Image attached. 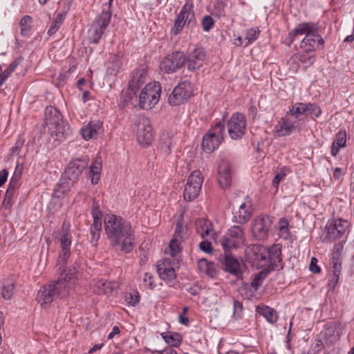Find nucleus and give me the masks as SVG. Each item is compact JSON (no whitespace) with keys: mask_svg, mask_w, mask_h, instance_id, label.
<instances>
[{"mask_svg":"<svg viewBox=\"0 0 354 354\" xmlns=\"http://www.w3.org/2000/svg\"><path fill=\"white\" fill-rule=\"evenodd\" d=\"M102 230V223L95 222L90 227V234L91 235V243L95 245L100 237V232Z\"/></svg>","mask_w":354,"mask_h":354,"instance_id":"nucleus-42","label":"nucleus"},{"mask_svg":"<svg viewBox=\"0 0 354 354\" xmlns=\"http://www.w3.org/2000/svg\"><path fill=\"white\" fill-rule=\"evenodd\" d=\"M260 31L257 28H251L246 31L245 34V39L247 42L245 44V46L249 44L253 43L255 40L257 39L259 35Z\"/></svg>","mask_w":354,"mask_h":354,"instance_id":"nucleus-48","label":"nucleus"},{"mask_svg":"<svg viewBox=\"0 0 354 354\" xmlns=\"http://www.w3.org/2000/svg\"><path fill=\"white\" fill-rule=\"evenodd\" d=\"M122 56L120 55H112L107 66V72L110 75H115L122 67Z\"/></svg>","mask_w":354,"mask_h":354,"instance_id":"nucleus-33","label":"nucleus"},{"mask_svg":"<svg viewBox=\"0 0 354 354\" xmlns=\"http://www.w3.org/2000/svg\"><path fill=\"white\" fill-rule=\"evenodd\" d=\"M32 19L29 15L24 16L20 22L21 33L24 36H27L32 28Z\"/></svg>","mask_w":354,"mask_h":354,"instance_id":"nucleus-41","label":"nucleus"},{"mask_svg":"<svg viewBox=\"0 0 354 354\" xmlns=\"http://www.w3.org/2000/svg\"><path fill=\"white\" fill-rule=\"evenodd\" d=\"M91 214L93 218V223H95V222L102 223V214L97 204H95V203L93 204Z\"/></svg>","mask_w":354,"mask_h":354,"instance_id":"nucleus-53","label":"nucleus"},{"mask_svg":"<svg viewBox=\"0 0 354 354\" xmlns=\"http://www.w3.org/2000/svg\"><path fill=\"white\" fill-rule=\"evenodd\" d=\"M306 106H307L306 108V116L310 115V117L318 118L321 115L322 110L317 104L306 103Z\"/></svg>","mask_w":354,"mask_h":354,"instance_id":"nucleus-47","label":"nucleus"},{"mask_svg":"<svg viewBox=\"0 0 354 354\" xmlns=\"http://www.w3.org/2000/svg\"><path fill=\"white\" fill-rule=\"evenodd\" d=\"M198 268L201 272L209 275L212 274L213 263L207 261L205 259H201L198 261Z\"/></svg>","mask_w":354,"mask_h":354,"instance_id":"nucleus-49","label":"nucleus"},{"mask_svg":"<svg viewBox=\"0 0 354 354\" xmlns=\"http://www.w3.org/2000/svg\"><path fill=\"white\" fill-rule=\"evenodd\" d=\"M244 232L242 227L234 225L221 238L219 243L224 252H230L232 248H237L243 245Z\"/></svg>","mask_w":354,"mask_h":354,"instance_id":"nucleus-9","label":"nucleus"},{"mask_svg":"<svg viewBox=\"0 0 354 354\" xmlns=\"http://www.w3.org/2000/svg\"><path fill=\"white\" fill-rule=\"evenodd\" d=\"M120 332L118 326H115L112 328V331L109 334L108 339H112L115 335L119 334Z\"/></svg>","mask_w":354,"mask_h":354,"instance_id":"nucleus-63","label":"nucleus"},{"mask_svg":"<svg viewBox=\"0 0 354 354\" xmlns=\"http://www.w3.org/2000/svg\"><path fill=\"white\" fill-rule=\"evenodd\" d=\"M173 237L183 239L184 241L187 238V230L183 225V218H179L176 221L175 232Z\"/></svg>","mask_w":354,"mask_h":354,"instance_id":"nucleus-43","label":"nucleus"},{"mask_svg":"<svg viewBox=\"0 0 354 354\" xmlns=\"http://www.w3.org/2000/svg\"><path fill=\"white\" fill-rule=\"evenodd\" d=\"M206 57V53L203 48H195L190 51L186 57L187 68L190 71H195L200 69L204 64Z\"/></svg>","mask_w":354,"mask_h":354,"instance_id":"nucleus-20","label":"nucleus"},{"mask_svg":"<svg viewBox=\"0 0 354 354\" xmlns=\"http://www.w3.org/2000/svg\"><path fill=\"white\" fill-rule=\"evenodd\" d=\"M225 131L224 120L217 122L203 136L202 149L208 153L214 152L223 140Z\"/></svg>","mask_w":354,"mask_h":354,"instance_id":"nucleus-7","label":"nucleus"},{"mask_svg":"<svg viewBox=\"0 0 354 354\" xmlns=\"http://www.w3.org/2000/svg\"><path fill=\"white\" fill-rule=\"evenodd\" d=\"M186 63L183 53L176 51L167 55L160 63V69L167 73H172L180 69Z\"/></svg>","mask_w":354,"mask_h":354,"instance_id":"nucleus-16","label":"nucleus"},{"mask_svg":"<svg viewBox=\"0 0 354 354\" xmlns=\"http://www.w3.org/2000/svg\"><path fill=\"white\" fill-rule=\"evenodd\" d=\"M319 25L315 22H303L297 24L295 28L288 34V45L291 44L300 35L305 37L300 42V48L306 49L307 51H315L322 49L324 40L318 33Z\"/></svg>","mask_w":354,"mask_h":354,"instance_id":"nucleus-4","label":"nucleus"},{"mask_svg":"<svg viewBox=\"0 0 354 354\" xmlns=\"http://www.w3.org/2000/svg\"><path fill=\"white\" fill-rule=\"evenodd\" d=\"M178 321L180 324L187 326L189 323V319L187 317H185L183 315H180L178 317Z\"/></svg>","mask_w":354,"mask_h":354,"instance_id":"nucleus-64","label":"nucleus"},{"mask_svg":"<svg viewBox=\"0 0 354 354\" xmlns=\"http://www.w3.org/2000/svg\"><path fill=\"white\" fill-rule=\"evenodd\" d=\"M73 183L74 181L67 178L66 176L62 177L59 180V183L56 185L53 191V196L58 198H62L72 187Z\"/></svg>","mask_w":354,"mask_h":354,"instance_id":"nucleus-27","label":"nucleus"},{"mask_svg":"<svg viewBox=\"0 0 354 354\" xmlns=\"http://www.w3.org/2000/svg\"><path fill=\"white\" fill-rule=\"evenodd\" d=\"M102 131V122L100 120L91 121L85 127L82 128L80 133L84 140L96 138Z\"/></svg>","mask_w":354,"mask_h":354,"instance_id":"nucleus-24","label":"nucleus"},{"mask_svg":"<svg viewBox=\"0 0 354 354\" xmlns=\"http://www.w3.org/2000/svg\"><path fill=\"white\" fill-rule=\"evenodd\" d=\"M193 94L192 84L189 81L180 82L169 96V103L178 106L186 102Z\"/></svg>","mask_w":354,"mask_h":354,"instance_id":"nucleus-13","label":"nucleus"},{"mask_svg":"<svg viewBox=\"0 0 354 354\" xmlns=\"http://www.w3.org/2000/svg\"><path fill=\"white\" fill-rule=\"evenodd\" d=\"M296 127L293 122L288 119L282 118L276 126V132L278 136H286L290 135Z\"/></svg>","mask_w":354,"mask_h":354,"instance_id":"nucleus-29","label":"nucleus"},{"mask_svg":"<svg viewBox=\"0 0 354 354\" xmlns=\"http://www.w3.org/2000/svg\"><path fill=\"white\" fill-rule=\"evenodd\" d=\"M147 71L145 67L136 69L132 74L129 86L134 92L146 82Z\"/></svg>","mask_w":354,"mask_h":354,"instance_id":"nucleus-26","label":"nucleus"},{"mask_svg":"<svg viewBox=\"0 0 354 354\" xmlns=\"http://www.w3.org/2000/svg\"><path fill=\"white\" fill-rule=\"evenodd\" d=\"M71 225L69 222L64 221L62 227V236L60 237V244L62 248H71Z\"/></svg>","mask_w":354,"mask_h":354,"instance_id":"nucleus-31","label":"nucleus"},{"mask_svg":"<svg viewBox=\"0 0 354 354\" xmlns=\"http://www.w3.org/2000/svg\"><path fill=\"white\" fill-rule=\"evenodd\" d=\"M183 241V239L172 237L169 245V252L171 257H175L181 252L182 248L180 246V243Z\"/></svg>","mask_w":354,"mask_h":354,"instance_id":"nucleus-44","label":"nucleus"},{"mask_svg":"<svg viewBox=\"0 0 354 354\" xmlns=\"http://www.w3.org/2000/svg\"><path fill=\"white\" fill-rule=\"evenodd\" d=\"M246 254L254 266L262 269L253 277L250 283L244 286L254 293L261 286L268 274L277 268V263L281 261V248L273 245L266 248L261 245H251L246 249Z\"/></svg>","mask_w":354,"mask_h":354,"instance_id":"nucleus-1","label":"nucleus"},{"mask_svg":"<svg viewBox=\"0 0 354 354\" xmlns=\"http://www.w3.org/2000/svg\"><path fill=\"white\" fill-rule=\"evenodd\" d=\"M13 196L8 194H5V197L3 201V206L5 209H9L11 207L13 203Z\"/></svg>","mask_w":354,"mask_h":354,"instance_id":"nucleus-60","label":"nucleus"},{"mask_svg":"<svg viewBox=\"0 0 354 354\" xmlns=\"http://www.w3.org/2000/svg\"><path fill=\"white\" fill-rule=\"evenodd\" d=\"M327 234L325 239L334 241L337 239H346L348 234V224L342 218H333L328 221L325 227Z\"/></svg>","mask_w":354,"mask_h":354,"instance_id":"nucleus-10","label":"nucleus"},{"mask_svg":"<svg viewBox=\"0 0 354 354\" xmlns=\"http://www.w3.org/2000/svg\"><path fill=\"white\" fill-rule=\"evenodd\" d=\"M77 279L75 268L70 269L68 273H61L57 280L40 288L37 297L38 301L44 306L51 303L55 298L68 296L75 288Z\"/></svg>","mask_w":354,"mask_h":354,"instance_id":"nucleus-3","label":"nucleus"},{"mask_svg":"<svg viewBox=\"0 0 354 354\" xmlns=\"http://www.w3.org/2000/svg\"><path fill=\"white\" fill-rule=\"evenodd\" d=\"M8 172L7 169H3L0 171V187L3 186L8 178Z\"/></svg>","mask_w":354,"mask_h":354,"instance_id":"nucleus-62","label":"nucleus"},{"mask_svg":"<svg viewBox=\"0 0 354 354\" xmlns=\"http://www.w3.org/2000/svg\"><path fill=\"white\" fill-rule=\"evenodd\" d=\"M15 282L12 280H7L3 283L1 295L4 299L10 300L15 293Z\"/></svg>","mask_w":354,"mask_h":354,"instance_id":"nucleus-35","label":"nucleus"},{"mask_svg":"<svg viewBox=\"0 0 354 354\" xmlns=\"http://www.w3.org/2000/svg\"><path fill=\"white\" fill-rule=\"evenodd\" d=\"M23 142L21 140H17L15 143V145L12 148V155L17 156L19 154L20 151L23 147Z\"/></svg>","mask_w":354,"mask_h":354,"instance_id":"nucleus-61","label":"nucleus"},{"mask_svg":"<svg viewBox=\"0 0 354 354\" xmlns=\"http://www.w3.org/2000/svg\"><path fill=\"white\" fill-rule=\"evenodd\" d=\"M306 103L302 102H297L293 104L290 109L288 114L291 115L292 116L298 118L301 115H306Z\"/></svg>","mask_w":354,"mask_h":354,"instance_id":"nucleus-39","label":"nucleus"},{"mask_svg":"<svg viewBox=\"0 0 354 354\" xmlns=\"http://www.w3.org/2000/svg\"><path fill=\"white\" fill-rule=\"evenodd\" d=\"M44 115V121L48 131L55 140L61 142L70 134L71 129L68 124L63 120L62 115L55 107L47 106Z\"/></svg>","mask_w":354,"mask_h":354,"instance_id":"nucleus-5","label":"nucleus"},{"mask_svg":"<svg viewBox=\"0 0 354 354\" xmlns=\"http://www.w3.org/2000/svg\"><path fill=\"white\" fill-rule=\"evenodd\" d=\"M279 235L281 238L287 240L290 238V233L289 230L288 221L285 218H280L278 223Z\"/></svg>","mask_w":354,"mask_h":354,"instance_id":"nucleus-38","label":"nucleus"},{"mask_svg":"<svg viewBox=\"0 0 354 354\" xmlns=\"http://www.w3.org/2000/svg\"><path fill=\"white\" fill-rule=\"evenodd\" d=\"M346 142V131H339L335 136V138L331 146V155L336 156L339 153L341 148L344 147Z\"/></svg>","mask_w":354,"mask_h":354,"instance_id":"nucleus-30","label":"nucleus"},{"mask_svg":"<svg viewBox=\"0 0 354 354\" xmlns=\"http://www.w3.org/2000/svg\"><path fill=\"white\" fill-rule=\"evenodd\" d=\"M193 8L194 6L192 1H187L182 7L175 20L172 29L175 35H178L186 24L191 26L195 25L196 18Z\"/></svg>","mask_w":354,"mask_h":354,"instance_id":"nucleus-11","label":"nucleus"},{"mask_svg":"<svg viewBox=\"0 0 354 354\" xmlns=\"http://www.w3.org/2000/svg\"><path fill=\"white\" fill-rule=\"evenodd\" d=\"M313 51H307L306 49H304V51L297 53L295 58L305 64L306 66H311L315 62V54Z\"/></svg>","mask_w":354,"mask_h":354,"instance_id":"nucleus-34","label":"nucleus"},{"mask_svg":"<svg viewBox=\"0 0 354 354\" xmlns=\"http://www.w3.org/2000/svg\"><path fill=\"white\" fill-rule=\"evenodd\" d=\"M67 12L68 10H64L57 14L48 30V35L51 36L54 35L59 30L60 25L66 16Z\"/></svg>","mask_w":354,"mask_h":354,"instance_id":"nucleus-36","label":"nucleus"},{"mask_svg":"<svg viewBox=\"0 0 354 354\" xmlns=\"http://www.w3.org/2000/svg\"><path fill=\"white\" fill-rule=\"evenodd\" d=\"M286 176V172L283 169L280 170L274 176L272 180V185L274 187L278 188L280 182Z\"/></svg>","mask_w":354,"mask_h":354,"instance_id":"nucleus-56","label":"nucleus"},{"mask_svg":"<svg viewBox=\"0 0 354 354\" xmlns=\"http://www.w3.org/2000/svg\"><path fill=\"white\" fill-rule=\"evenodd\" d=\"M71 255V248H62V250L59 254L57 260V271L60 274L61 273H68L70 269H75L76 273L77 272L75 267H70L68 270L65 269L68 259Z\"/></svg>","mask_w":354,"mask_h":354,"instance_id":"nucleus-28","label":"nucleus"},{"mask_svg":"<svg viewBox=\"0 0 354 354\" xmlns=\"http://www.w3.org/2000/svg\"><path fill=\"white\" fill-rule=\"evenodd\" d=\"M202 26L204 31H209L214 26V21L211 16L206 15L203 18Z\"/></svg>","mask_w":354,"mask_h":354,"instance_id":"nucleus-54","label":"nucleus"},{"mask_svg":"<svg viewBox=\"0 0 354 354\" xmlns=\"http://www.w3.org/2000/svg\"><path fill=\"white\" fill-rule=\"evenodd\" d=\"M102 168L101 160H95L89 167V174L91 176V183L93 185L98 183L100 179V174Z\"/></svg>","mask_w":354,"mask_h":354,"instance_id":"nucleus-32","label":"nucleus"},{"mask_svg":"<svg viewBox=\"0 0 354 354\" xmlns=\"http://www.w3.org/2000/svg\"><path fill=\"white\" fill-rule=\"evenodd\" d=\"M125 300L129 305L135 306L140 302V295L138 291L133 290L125 296Z\"/></svg>","mask_w":354,"mask_h":354,"instance_id":"nucleus-52","label":"nucleus"},{"mask_svg":"<svg viewBox=\"0 0 354 354\" xmlns=\"http://www.w3.org/2000/svg\"><path fill=\"white\" fill-rule=\"evenodd\" d=\"M144 285L151 289L153 288V277L151 274L146 272L143 279Z\"/></svg>","mask_w":354,"mask_h":354,"instance_id":"nucleus-57","label":"nucleus"},{"mask_svg":"<svg viewBox=\"0 0 354 354\" xmlns=\"http://www.w3.org/2000/svg\"><path fill=\"white\" fill-rule=\"evenodd\" d=\"M234 317L238 319L242 315L243 304L241 301L234 300Z\"/></svg>","mask_w":354,"mask_h":354,"instance_id":"nucleus-55","label":"nucleus"},{"mask_svg":"<svg viewBox=\"0 0 354 354\" xmlns=\"http://www.w3.org/2000/svg\"><path fill=\"white\" fill-rule=\"evenodd\" d=\"M246 131V120L245 115L236 113L232 114L227 122V131L232 140H239Z\"/></svg>","mask_w":354,"mask_h":354,"instance_id":"nucleus-15","label":"nucleus"},{"mask_svg":"<svg viewBox=\"0 0 354 354\" xmlns=\"http://www.w3.org/2000/svg\"><path fill=\"white\" fill-rule=\"evenodd\" d=\"M162 338L165 339L166 343L168 344H171L173 346H178L182 341V338L180 334L178 333H163L161 334Z\"/></svg>","mask_w":354,"mask_h":354,"instance_id":"nucleus-40","label":"nucleus"},{"mask_svg":"<svg viewBox=\"0 0 354 354\" xmlns=\"http://www.w3.org/2000/svg\"><path fill=\"white\" fill-rule=\"evenodd\" d=\"M196 231L203 238L208 236L210 232V228L207 224V221L205 219H198L196 222Z\"/></svg>","mask_w":354,"mask_h":354,"instance_id":"nucleus-45","label":"nucleus"},{"mask_svg":"<svg viewBox=\"0 0 354 354\" xmlns=\"http://www.w3.org/2000/svg\"><path fill=\"white\" fill-rule=\"evenodd\" d=\"M104 227L111 246L120 248L125 253L131 252L135 246L134 230L131 223L120 216L106 214Z\"/></svg>","mask_w":354,"mask_h":354,"instance_id":"nucleus-2","label":"nucleus"},{"mask_svg":"<svg viewBox=\"0 0 354 354\" xmlns=\"http://www.w3.org/2000/svg\"><path fill=\"white\" fill-rule=\"evenodd\" d=\"M133 129L136 132L140 144L149 145L151 143L153 138V132L149 118L142 115H137L133 122Z\"/></svg>","mask_w":354,"mask_h":354,"instance_id":"nucleus-8","label":"nucleus"},{"mask_svg":"<svg viewBox=\"0 0 354 354\" xmlns=\"http://www.w3.org/2000/svg\"><path fill=\"white\" fill-rule=\"evenodd\" d=\"M19 64V61L15 60L13 61L9 66L4 70L3 74H1L0 77V86L5 82V81L8 79V77L11 75V73L15 70L17 66Z\"/></svg>","mask_w":354,"mask_h":354,"instance_id":"nucleus-46","label":"nucleus"},{"mask_svg":"<svg viewBox=\"0 0 354 354\" xmlns=\"http://www.w3.org/2000/svg\"><path fill=\"white\" fill-rule=\"evenodd\" d=\"M218 181L223 189L227 188L232 182V169L228 160L222 159L218 167Z\"/></svg>","mask_w":354,"mask_h":354,"instance_id":"nucleus-21","label":"nucleus"},{"mask_svg":"<svg viewBox=\"0 0 354 354\" xmlns=\"http://www.w3.org/2000/svg\"><path fill=\"white\" fill-rule=\"evenodd\" d=\"M19 179V175L14 174L11 178L9 185L8 186L6 194L14 196L15 189L18 186V180Z\"/></svg>","mask_w":354,"mask_h":354,"instance_id":"nucleus-51","label":"nucleus"},{"mask_svg":"<svg viewBox=\"0 0 354 354\" xmlns=\"http://www.w3.org/2000/svg\"><path fill=\"white\" fill-rule=\"evenodd\" d=\"M88 162L89 158L87 156L71 161L65 169L64 176L75 182L87 168Z\"/></svg>","mask_w":354,"mask_h":354,"instance_id":"nucleus-18","label":"nucleus"},{"mask_svg":"<svg viewBox=\"0 0 354 354\" xmlns=\"http://www.w3.org/2000/svg\"><path fill=\"white\" fill-rule=\"evenodd\" d=\"M176 143V139L171 132L163 133L159 142V149L165 156L171 153L172 148Z\"/></svg>","mask_w":354,"mask_h":354,"instance_id":"nucleus-25","label":"nucleus"},{"mask_svg":"<svg viewBox=\"0 0 354 354\" xmlns=\"http://www.w3.org/2000/svg\"><path fill=\"white\" fill-rule=\"evenodd\" d=\"M252 205L251 201L247 198L239 207L233 212L232 221L239 224H245L248 222L252 215Z\"/></svg>","mask_w":354,"mask_h":354,"instance_id":"nucleus-22","label":"nucleus"},{"mask_svg":"<svg viewBox=\"0 0 354 354\" xmlns=\"http://www.w3.org/2000/svg\"><path fill=\"white\" fill-rule=\"evenodd\" d=\"M157 271L160 278L169 286H171L175 283L176 279V271L175 268L171 266L170 262L165 260L162 264L158 265Z\"/></svg>","mask_w":354,"mask_h":354,"instance_id":"nucleus-23","label":"nucleus"},{"mask_svg":"<svg viewBox=\"0 0 354 354\" xmlns=\"http://www.w3.org/2000/svg\"><path fill=\"white\" fill-rule=\"evenodd\" d=\"M200 249L205 253H211L213 250L212 243L208 241H203L199 244Z\"/></svg>","mask_w":354,"mask_h":354,"instance_id":"nucleus-58","label":"nucleus"},{"mask_svg":"<svg viewBox=\"0 0 354 354\" xmlns=\"http://www.w3.org/2000/svg\"><path fill=\"white\" fill-rule=\"evenodd\" d=\"M260 314L270 324H274L277 322L278 315L277 312L269 306H263L260 308Z\"/></svg>","mask_w":354,"mask_h":354,"instance_id":"nucleus-37","label":"nucleus"},{"mask_svg":"<svg viewBox=\"0 0 354 354\" xmlns=\"http://www.w3.org/2000/svg\"><path fill=\"white\" fill-rule=\"evenodd\" d=\"M317 259L315 257L311 258L309 270L313 273H319L321 270L319 267L317 266Z\"/></svg>","mask_w":354,"mask_h":354,"instance_id":"nucleus-59","label":"nucleus"},{"mask_svg":"<svg viewBox=\"0 0 354 354\" xmlns=\"http://www.w3.org/2000/svg\"><path fill=\"white\" fill-rule=\"evenodd\" d=\"M220 261L222 264V268L224 271L240 278L242 275L245 265L243 261H240L234 257L230 252H224L223 255H221Z\"/></svg>","mask_w":354,"mask_h":354,"instance_id":"nucleus-17","label":"nucleus"},{"mask_svg":"<svg viewBox=\"0 0 354 354\" xmlns=\"http://www.w3.org/2000/svg\"><path fill=\"white\" fill-rule=\"evenodd\" d=\"M272 221L268 216H259L256 218L252 224V232L254 236L258 240H265L268 238L272 227Z\"/></svg>","mask_w":354,"mask_h":354,"instance_id":"nucleus-19","label":"nucleus"},{"mask_svg":"<svg viewBox=\"0 0 354 354\" xmlns=\"http://www.w3.org/2000/svg\"><path fill=\"white\" fill-rule=\"evenodd\" d=\"M160 84H148L142 89L139 96L140 106L142 109H152L159 101L160 97Z\"/></svg>","mask_w":354,"mask_h":354,"instance_id":"nucleus-12","label":"nucleus"},{"mask_svg":"<svg viewBox=\"0 0 354 354\" xmlns=\"http://www.w3.org/2000/svg\"><path fill=\"white\" fill-rule=\"evenodd\" d=\"M331 269L333 275V280L335 281V283H337L338 281L339 277L342 270L341 262L339 261L338 259H335V257H333V259L332 261Z\"/></svg>","mask_w":354,"mask_h":354,"instance_id":"nucleus-50","label":"nucleus"},{"mask_svg":"<svg viewBox=\"0 0 354 354\" xmlns=\"http://www.w3.org/2000/svg\"><path fill=\"white\" fill-rule=\"evenodd\" d=\"M203 181V179L200 171L196 170L190 174L183 193L185 201H192L197 198L201 192Z\"/></svg>","mask_w":354,"mask_h":354,"instance_id":"nucleus-14","label":"nucleus"},{"mask_svg":"<svg viewBox=\"0 0 354 354\" xmlns=\"http://www.w3.org/2000/svg\"><path fill=\"white\" fill-rule=\"evenodd\" d=\"M113 0H109L108 3L102 6V12L95 18L88 30V39L90 44L99 43L106 28L108 27L111 16V5Z\"/></svg>","mask_w":354,"mask_h":354,"instance_id":"nucleus-6","label":"nucleus"}]
</instances>
